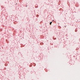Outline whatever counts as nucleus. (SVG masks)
Instances as JSON below:
<instances>
[{"label":"nucleus","instance_id":"nucleus-1","mask_svg":"<svg viewBox=\"0 0 80 80\" xmlns=\"http://www.w3.org/2000/svg\"><path fill=\"white\" fill-rule=\"evenodd\" d=\"M52 23V22H51L50 23V25H51Z\"/></svg>","mask_w":80,"mask_h":80}]
</instances>
